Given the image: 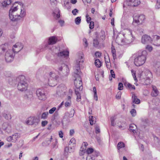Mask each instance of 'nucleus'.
Masks as SVG:
<instances>
[{"label":"nucleus","mask_w":160,"mask_h":160,"mask_svg":"<svg viewBox=\"0 0 160 160\" xmlns=\"http://www.w3.org/2000/svg\"><path fill=\"white\" fill-rule=\"evenodd\" d=\"M23 4L21 2H16L9 11V17L11 20L17 21L26 16V10Z\"/></svg>","instance_id":"nucleus-1"},{"label":"nucleus","mask_w":160,"mask_h":160,"mask_svg":"<svg viewBox=\"0 0 160 160\" xmlns=\"http://www.w3.org/2000/svg\"><path fill=\"white\" fill-rule=\"evenodd\" d=\"M84 61L83 57L81 56L76 60L75 66L74 67V71L73 76L75 78L74 84L77 90H82V83L81 77V73L80 70V65Z\"/></svg>","instance_id":"nucleus-2"},{"label":"nucleus","mask_w":160,"mask_h":160,"mask_svg":"<svg viewBox=\"0 0 160 160\" xmlns=\"http://www.w3.org/2000/svg\"><path fill=\"white\" fill-rule=\"evenodd\" d=\"M124 34H119L116 39V42L118 45H122L128 44L132 42L134 40L132 31L129 29L125 30Z\"/></svg>","instance_id":"nucleus-3"},{"label":"nucleus","mask_w":160,"mask_h":160,"mask_svg":"<svg viewBox=\"0 0 160 160\" xmlns=\"http://www.w3.org/2000/svg\"><path fill=\"white\" fill-rule=\"evenodd\" d=\"M62 69V67H60L58 69V71L56 70L51 72L48 75L46 82H48L49 86L53 87L57 84Z\"/></svg>","instance_id":"nucleus-4"},{"label":"nucleus","mask_w":160,"mask_h":160,"mask_svg":"<svg viewBox=\"0 0 160 160\" xmlns=\"http://www.w3.org/2000/svg\"><path fill=\"white\" fill-rule=\"evenodd\" d=\"M148 53L146 51H139L135 58L134 63L137 66H140L143 65L147 59Z\"/></svg>","instance_id":"nucleus-5"},{"label":"nucleus","mask_w":160,"mask_h":160,"mask_svg":"<svg viewBox=\"0 0 160 160\" xmlns=\"http://www.w3.org/2000/svg\"><path fill=\"white\" fill-rule=\"evenodd\" d=\"M16 80L18 82L17 87L19 91L23 92L27 89L28 84L26 82L24 76H19L16 78Z\"/></svg>","instance_id":"nucleus-6"},{"label":"nucleus","mask_w":160,"mask_h":160,"mask_svg":"<svg viewBox=\"0 0 160 160\" xmlns=\"http://www.w3.org/2000/svg\"><path fill=\"white\" fill-rule=\"evenodd\" d=\"M15 53L12 50L8 49L6 52L5 55V59L7 62H10L13 61Z\"/></svg>","instance_id":"nucleus-7"},{"label":"nucleus","mask_w":160,"mask_h":160,"mask_svg":"<svg viewBox=\"0 0 160 160\" xmlns=\"http://www.w3.org/2000/svg\"><path fill=\"white\" fill-rule=\"evenodd\" d=\"M67 92V88L64 84H62L58 86L57 89V93L60 96L65 94Z\"/></svg>","instance_id":"nucleus-8"},{"label":"nucleus","mask_w":160,"mask_h":160,"mask_svg":"<svg viewBox=\"0 0 160 160\" xmlns=\"http://www.w3.org/2000/svg\"><path fill=\"white\" fill-rule=\"evenodd\" d=\"M144 15L142 14L136 15L133 17V22L138 24H142L145 20Z\"/></svg>","instance_id":"nucleus-9"},{"label":"nucleus","mask_w":160,"mask_h":160,"mask_svg":"<svg viewBox=\"0 0 160 160\" xmlns=\"http://www.w3.org/2000/svg\"><path fill=\"white\" fill-rule=\"evenodd\" d=\"M36 94L39 100H45L46 99V96L44 90L43 89L39 88L37 89Z\"/></svg>","instance_id":"nucleus-10"},{"label":"nucleus","mask_w":160,"mask_h":160,"mask_svg":"<svg viewBox=\"0 0 160 160\" xmlns=\"http://www.w3.org/2000/svg\"><path fill=\"white\" fill-rule=\"evenodd\" d=\"M39 120V119L36 117H31L29 118L26 121V123L28 125H36L38 124Z\"/></svg>","instance_id":"nucleus-11"},{"label":"nucleus","mask_w":160,"mask_h":160,"mask_svg":"<svg viewBox=\"0 0 160 160\" xmlns=\"http://www.w3.org/2000/svg\"><path fill=\"white\" fill-rule=\"evenodd\" d=\"M152 39L147 34L143 35L142 37L141 42L143 44L152 43Z\"/></svg>","instance_id":"nucleus-12"},{"label":"nucleus","mask_w":160,"mask_h":160,"mask_svg":"<svg viewBox=\"0 0 160 160\" xmlns=\"http://www.w3.org/2000/svg\"><path fill=\"white\" fill-rule=\"evenodd\" d=\"M23 48V45L21 42H18L13 46L12 50L15 53L19 52Z\"/></svg>","instance_id":"nucleus-13"},{"label":"nucleus","mask_w":160,"mask_h":160,"mask_svg":"<svg viewBox=\"0 0 160 160\" xmlns=\"http://www.w3.org/2000/svg\"><path fill=\"white\" fill-rule=\"evenodd\" d=\"M20 137V134L18 133H16L12 135V136L8 137L7 138V140L8 142H15L17 140V139Z\"/></svg>","instance_id":"nucleus-14"},{"label":"nucleus","mask_w":160,"mask_h":160,"mask_svg":"<svg viewBox=\"0 0 160 160\" xmlns=\"http://www.w3.org/2000/svg\"><path fill=\"white\" fill-rule=\"evenodd\" d=\"M152 42L154 45L160 46V37L157 35H154Z\"/></svg>","instance_id":"nucleus-15"},{"label":"nucleus","mask_w":160,"mask_h":160,"mask_svg":"<svg viewBox=\"0 0 160 160\" xmlns=\"http://www.w3.org/2000/svg\"><path fill=\"white\" fill-rule=\"evenodd\" d=\"M8 46L7 44H2L0 46V55H3L8 50Z\"/></svg>","instance_id":"nucleus-16"},{"label":"nucleus","mask_w":160,"mask_h":160,"mask_svg":"<svg viewBox=\"0 0 160 160\" xmlns=\"http://www.w3.org/2000/svg\"><path fill=\"white\" fill-rule=\"evenodd\" d=\"M69 55V51L68 50L60 52L57 54V56L59 57H66Z\"/></svg>","instance_id":"nucleus-17"},{"label":"nucleus","mask_w":160,"mask_h":160,"mask_svg":"<svg viewBox=\"0 0 160 160\" xmlns=\"http://www.w3.org/2000/svg\"><path fill=\"white\" fill-rule=\"evenodd\" d=\"M58 41L57 37L52 36L50 37L48 39V44L49 45H53L56 43Z\"/></svg>","instance_id":"nucleus-18"},{"label":"nucleus","mask_w":160,"mask_h":160,"mask_svg":"<svg viewBox=\"0 0 160 160\" xmlns=\"http://www.w3.org/2000/svg\"><path fill=\"white\" fill-rule=\"evenodd\" d=\"M123 6L124 8L128 7H133L132 0H126L123 2Z\"/></svg>","instance_id":"nucleus-19"},{"label":"nucleus","mask_w":160,"mask_h":160,"mask_svg":"<svg viewBox=\"0 0 160 160\" xmlns=\"http://www.w3.org/2000/svg\"><path fill=\"white\" fill-rule=\"evenodd\" d=\"M74 148L66 147L64 148V154L66 156L68 155L69 153H71L74 151Z\"/></svg>","instance_id":"nucleus-20"},{"label":"nucleus","mask_w":160,"mask_h":160,"mask_svg":"<svg viewBox=\"0 0 160 160\" xmlns=\"http://www.w3.org/2000/svg\"><path fill=\"white\" fill-rule=\"evenodd\" d=\"M53 15L55 18H58L60 17V10L58 8H56L53 11Z\"/></svg>","instance_id":"nucleus-21"},{"label":"nucleus","mask_w":160,"mask_h":160,"mask_svg":"<svg viewBox=\"0 0 160 160\" xmlns=\"http://www.w3.org/2000/svg\"><path fill=\"white\" fill-rule=\"evenodd\" d=\"M152 90L151 93V95L153 97L157 96L159 93V91L156 87L155 86H152Z\"/></svg>","instance_id":"nucleus-22"},{"label":"nucleus","mask_w":160,"mask_h":160,"mask_svg":"<svg viewBox=\"0 0 160 160\" xmlns=\"http://www.w3.org/2000/svg\"><path fill=\"white\" fill-rule=\"evenodd\" d=\"M118 128L122 130L126 129L127 127V124L125 122H120L118 123Z\"/></svg>","instance_id":"nucleus-23"},{"label":"nucleus","mask_w":160,"mask_h":160,"mask_svg":"<svg viewBox=\"0 0 160 160\" xmlns=\"http://www.w3.org/2000/svg\"><path fill=\"white\" fill-rule=\"evenodd\" d=\"M129 128L130 131H132L134 133H137L138 129L136 125L132 123L130 125Z\"/></svg>","instance_id":"nucleus-24"},{"label":"nucleus","mask_w":160,"mask_h":160,"mask_svg":"<svg viewBox=\"0 0 160 160\" xmlns=\"http://www.w3.org/2000/svg\"><path fill=\"white\" fill-rule=\"evenodd\" d=\"M12 2L11 0H4L2 3V6L3 7H7Z\"/></svg>","instance_id":"nucleus-25"},{"label":"nucleus","mask_w":160,"mask_h":160,"mask_svg":"<svg viewBox=\"0 0 160 160\" xmlns=\"http://www.w3.org/2000/svg\"><path fill=\"white\" fill-rule=\"evenodd\" d=\"M106 65L108 68H109L111 67V63L110 60L108 56H105L104 57Z\"/></svg>","instance_id":"nucleus-26"},{"label":"nucleus","mask_w":160,"mask_h":160,"mask_svg":"<svg viewBox=\"0 0 160 160\" xmlns=\"http://www.w3.org/2000/svg\"><path fill=\"white\" fill-rule=\"evenodd\" d=\"M132 102L136 104H138L140 103V100L134 94L132 95Z\"/></svg>","instance_id":"nucleus-27"},{"label":"nucleus","mask_w":160,"mask_h":160,"mask_svg":"<svg viewBox=\"0 0 160 160\" xmlns=\"http://www.w3.org/2000/svg\"><path fill=\"white\" fill-rule=\"evenodd\" d=\"M33 92L32 90H29L27 91L26 93L27 98L29 99H32L33 98Z\"/></svg>","instance_id":"nucleus-28"},{"label":"nucleus","mask_w":160,"mask_h":160,"mask_svg":"<svg viewBox=\"0 0 160 160\" xmlns=\"http://www.w3.org/2000/svg\"><path fill=\"white\" fill-rule=\"evenodd\" d=\"M3 116L7 119H11V117L9 112H4L2 114Z\"/></svg>","instance_id":"nucleus-29"},{"label":"nucleus","mask_w":160,"mask_h":160,"mask_svg":"<svg viewBox=\"0 0 160 160\" xmlns=\"http://www.w3.org/2000/svg\"><path fill=\"white\" fill-rule=\"evenodd\" d=\"M70 3L68 0H64V3L63 5V6L65 8L69 9L70 8V7L69 5Z\"/></svg>","instance_id":"nucleus-30"},{"label":"nucleus","mask_w":160,"mask_h":160,"mask_svg":"<svg viewBox=\"0 0 160 160\" xmlns=\"http://www.w3.org/2000/svg\"><path fill=\"white\" fill-rule=\"evenodd\" d=\"M124 85L127 88H128L130 90H134L135 89V88L134 85H132L129 83H124Z\"/></svg>","instance_id":"nucleus-31"},{"label":"nucleus","mask_w":160,"mask_h":160,"mask_svg":"<svg viewBox=\"0 0 160 160\" xmlns=\"http://www.w3.org/2000/svg\"><path fill=\"white\" fill-rule=\"evenodd\" d=\"M89 120L90 121V124L91 125H92L95 123L96 122V118L95 117L92 116L89 117Z\"/></svg>","instance_id":"nucleus-32"},{"label":"nucleus","mask_w":160,"mask_h":160,"mask_svg":"<svg viewBox=\"0 0 160 160\" xmlns=\"http://www.w3.org/2000/svg\"><path fill=\"white\" fill-rule=\"evenodd\" d=\"M111 52L113 58L114 60H115L116 58V53L115 48L113 46H112L111 48Z\"/></svg>","instance_id":"nucleus-33"},{"label":"nucleus","mask_w":160,"mask_h":160,"mask_svg":"<svg viewBox=\"0 0 160 160\" xmlns=\"http://www.w3.org/2000/svg\"><path fill=\"white\" fill-rule=\"evenodd\" d=\"M75 92L77 96V101L78 102L80 101L81 99V97L79 92H78V90H77V89L75 90Z\"/></svg>","instance_id":"nucleus-34"},{"label":"nucleus","mask_w":160,"mask_h":160,"mask_svg":"<svg viewBox=\"0 0 160 160\" xmlns=\"http://www.w3.org/2000/svg\"><path fill=\"white\" fill-rule=\"evenodd\" d=\"M63 68L64 69L66 70V72H64V71H63L62 72L63 73L64 75L67 76L68 75L69 72V69L67 66H64Z\"/></svg>","instance_id":"nucleus-35"},{"label":"nucleus","mask_w":160,"mask_h":160,"mask_svg":"<svg viewBox=\"0 0 160 160\" xmlns=\"http://www.w3.org/2000/svg\"><path fill=\"white\" fill-rule=\"evenodd\" d=\"M95 64L97 67L99 68L101 66V62L99 59H96L95 62Z\"/></svg>","instance_id":"nucleus-36"},{"label":"nucleus","mask_w":160,"mask_h":160,"mask_svg":"<svg viewBox=\"0 0 160 160\" xmlns=\"http://www.w3.org/2000/svg\"><path fill=\"white\" fill-rule=\"evenodd\" d=\"M133 7H135L139 5L140 3V0H132Z\"/></svg>","instance_id":"nucleus-37"},{"label":"nucleus","mask_w":160,"mask_h":160,"mask_svg":"<svg viewBox=\"0 0 160 160\" xmlns=\"http://www.w3.org/2000/svg\"><path fill=\"white\" fill-rule=\"evenodd\" d=\"M125 147V144L122 142H119L117 145L118 148V150L124 148Z\"/></svg>","instance_id":"nucleus-38"},{"label":"nucleus","mask_w":160,"mask_h":160,"mask_svg":"<svg viewBox=\"0 0 160 160\" xmlns=\"http://www.w3.org/2000/svg\"><path fill=\"white\" fill-rule=\"evenodd\" d=\"M48 115V112H44L42 113L41 115V118L43 119H46Z\"/></svg>","instance_id":"nucleus-39"},{"label":"nucleus","mask_w":160,"mask_h":160,"mask_svg":"<svg viewBox=\"0 0 160 160\" xmlns=\"http://www.w3.org/2000/svg\"><path fill=\"white\" fill-rule=\"evenodd\" d=\"M154 67L157 69V71L160 72V62H157L155 64Z\"/></svg>","instance_id":"nucleus-40"},{"label":"nucleus","mask_w":160,"mask_h":160,"mask_svg":"<svg viewBox=\"0 0 160 160\" xmlns=\"http://www.w3.org/2000/svg\"><path fill=\"white\" fill-rule=\"evenodd\" d=\"M81 21V19L80 17H77L75 18V23L77 25H79Z\"/></svg>","instance_id":"nucleus-41"},{"label":"nucleus","mask_w":160,"mask_h":160,"mask_svg":"<svg viewBox=\"0 0 160 160\" xmlns=\"http://www.w3.org/2000/svg\"><path fill=\"white\" fill-rule=\"evenodd\" d=\"M50 3L52 6H56L57 4V0H49Z\"/></svg>","instance_id":"nucleus-42"},{"label":"nucleus","mask_w":160,"mask_h":160,"mask_svg":"<svg viewBox=\"0 0 160 160\" xmlns=\"http://www.w3.org/2000/svg\"><path fill=\"white\" fill-rule=\"evenodd\" d=\"M93 46L94 47L98 48L99 45V42L97 39L93 40Z\"/></svg>","instance_id":"nucleus-43"},{"label":"nucleus","mask_w":160,"mask_h":160,"mask_svg":"<svg viewBox=\"0 0 160 160\" xmlns=\"http://www.w3.org/2000/svg\"><path fill=\"white\" fill-rule=\"evenodd\" d=\"M149 52H151L153 49L152 47L150 45H147L145 48Z\"/></svg>","instance_id":"nucleus-44"},{"label":"nucleus","mask_w":160,"mask_h":160,"mask_svg":"<svg viewBox=\"0 0 160 160\" xmlns=\"http://www.w3.org/2000/svg\"><path fill=\"white\" fill-rule=\"evenodd\" d=\"M71 104V100H67L65 102V106L66 107H68L70 106Z\"/></svg>","instance_id":"nucleus-45"},{"label":"nucleus","mask_w":160,"mask_h":160,"mask_svg":"<svg viewBox=\"0 0 160 160\" xmlns=\"http://www.w3.org/2000/svg\"><path fill=\"white\" fill-rule=\"evenodd\" d=\"M9 125V124H8L7 122H4L3 123L2 125V129L4 130H6V128H7V127H8V125Z\"/></svg>","instance_id":"nucleus-46"},{"label":"nucleus","mask_w":160,"mask_h":160,"mask_svg":"<svg viewBox=\"0 0 160 160\" xmlns=\"http://www.w3.org/2000/svg\"><path fill=\"white\" fill-rule=\"evenodd\" d=\"M5 131H6L8 133H9L11 132L12 131V128L11 126L9 124L8 127H7L6 128V130H5Z\"/></svg>","instance_id":"nucleus-47"},{"label":"nucleus","mask_w":160,"mask_h":160,"mask_svg":"<svg viewBox=\"0 0 160 160\" xmlns=\"http://www.w3.org/2000/svg\"><path fill=\"white\" fill-rule=\"evenodd\" d=\"M56 108L55 107H53L48 112V113L50 114H53L54 112L56 111Z\"/></svg>","instance_id":"nucleus-48"},{"label":"nucleus","mask_w":160,"mask_h":160,"mask_svg":"<svg viewBox=\"0 0 160 160\" xmlns=\"http://www.w3.org/2000/svg\"><path fill=\"white\" fill-rule=\"evenodd\" d=\"M157 2L155 6L156 8L159 9L160 8V0H156Z\"/></svg>","instance_id":"nucleus-49"},{"label":"nucleus","mask_w":160,"mask_h":160,"mask_svg":"<svg viewBox=\"0 0 160 160\" xmlns=\"http://www.w3.org/2000/svg\"><path fill=\"white\" fill-rule=\"evenodd\" d=\"M130 113L132 116L134 117L136 114V112L135 109H132L130 111Z\"/></svg>","instance_id":"nucleus-50"},{"label":"nucleus","mask_w":160,"mask_h":160,"mask_svg":"<svg viewBox=\"0 0 160 160\" xmlns=\"http://www.w3.org/2000/svg\"><path fill=\"white\" fill-rule=\"evenodd\" d=\"M75 142H76L75 139L73 138H72L70 140L69 142V144L70 145L71 144H72V145L74 146V144L75 143Z\"/></svg>","instance_id":"nucleus-51"},{"label":"nucleus","mask_w":160,"mask_h":160,"mask_svg":"<svg viewBox=\"0 0 160 160\" xmlns=\"http://www.w3.org/2000/svg\"><path fill=\"white\" fill-rule=\"evenodd\" d=\"M89 23V28L90 29H92L94 28V23L93 21H91Z\"/></svg>","instance_id":"nucleus-52"},{"label":"nucleus","mask_w":160,"mask_h":160,"mask_svg":"<svg viewBox=\"0 0 160 160\" xmlns=\"http://www.w3.org/2000/svg\"><path fill=\"white\" fill-rule=\"evenodd\" d=\"M123 89V84L121 82H120L118 84V89L121 90H122Z\"/></svg>","instance_id":"nucleus-53"},{"label":"nucleus","mask_w":160,"mask_h":160,"mask_svg":"<svg viewBox=\"0 0 160 160\" xmlns=\"http://www.w3.org/2000/svg\"><path fill=\"white\" fill-rule=\"evenodd\" d=\"M74 111L73 110H71L69 114L68 117L69 118L72 117L74 116Z\"/></svg>","instance_id":"nucleus-54"},{"label":"nucleus","mask_w":160,"mask_h":160,"mask_svg":"<svg viewBox=\"0 0 160 160\" xmlns=\"http://www.w3.org/2000/svg\"><path fill=\"white\" fill-rule=\"evenodd\" d=\"M86 151L88 154H90L93 152V149L92 148H89L87 149Z\"/></svg>","instance_id":"nucleus-55"},{"label":"nucleus","mask_w":160,"mask_h":160,"mask_svg":"<svg viewBox=\"0 0 160 160\" xmlns=\"http://www.w3.org/2000/svg\"><path fill=\"white\" fill-rule=\"evenodd\" d=\"M86 17L87 18L86 21L88 23H89L91 21V18L89 16V15L88 14H87Z\"/></svg>","instance_id":"nucleus-56"},{"label":"nucleus","mask_w":160,"mask_h":160,"mask_svg":"<svg viewBox=\"0 0 160 160\" xmlns=\"http://www.w3.org/2000/svg\"><path fill=\"white\" fill-rule=\"evenodd\" d=\"M95 132L96 133L98 134L100 132V128L98 126H97L95 127Z\"/></svg>","instance_id":"nucleus-57"},{"label":"nucleus","mask_w":160,"mask_h":160,"mask_svg":"<svg viewBox=\"0 0 160 160\" xmlns=\"http://www.w3.org/2000/svg\"><path fill=\"white\" fill-rule=\"evenodd\" d=\"M95 55L96 57L100 58L101 56V53L99 52H96Z\"/></svg>","instance_id":"nucleus-58"},{"label":"nucleus","mask_w":160,"mask_h":160,"mask_svg":"<svg viewBox=\"0 0 160 160\" xmlns=\"http://www.w3.org/2000/svg\"><path fill=\"white\" fill-rule=\"evenodd\" d=\"M48 123V122L47 121H42L41 123L42 126V127H45Z\"/></svg>","instance_id":"nucleus-59"},{"label":"nucleus","mask_w":160,"mask_h":160,"mask_svg":"<svg viewBox=\"0 0 160 160\" xmlns=\"http://www.w3.org/2000/svg\"><path fill=\"white\" fill-rule=\"evenodd\" d=\"M121 92H118L116 95V98L117 99H119L121 98Z\"/></svg>","instance_id":"nucleus-60"},{"label":"nucleus","mask_w":160,"mask_h":160,"mask_svg":"<svg viewBox=\"0 0 160 160\" xmlns=\"http://www.w3.org/2000/svg\"><path fill=\"white\" fill-rule=\"evenodd\" d=\"M58 143V141L57 140H55V142H54V143L53 144V148H57L58 146L57 145Z\"/></svg>","instance_id":"nucleus-61"},{"label":"nucleus","mask_w":160,"mask_h":160,"mask_svg":"<svg viewBox=\"0 0 160 160\" xmlns=\"http://www.w3.org/2000/svg\"><path fill=\"white\" fill-rule=\"evenodd\" d=\"M78 11L77 9H74L72 11V13L74 15H76L78 13Z\"/></svg>","instance_id":"nucleus-62"},{"label":"nucleus","mask_w":160,"mask_h":160,"mask_svg":"<svg viewBox=\"0 0 160 160\" xmlns=\"http://www.w3.org/2000/svg\"><path fill=\"white\" fill-rule=\"evenodd\" d=\"M58 22L60 24L61 26H63L64 25V22L63 20H60L58 21Z\"/></svg>","instance_id":"nucleus-63"},{"label":"nucleus","mask_w":160,"mask_h":160,"mask_svg":"<svg viewBox=\"0 0 160 160\" xmlns=\"http://www.w3.org/2000/svg\"><path fill=\"white\" fill-rule=\"evenodd\" d=\"M88 144L87 142H83L82 144V147H81V148L84 147V148H83V149H85L86 148L87 146H88Z\"/></svg>","instance_id":"nucleus-64"}]
</instances>
